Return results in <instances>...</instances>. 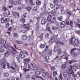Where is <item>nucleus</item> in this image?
I'll return each instance as SVG.
<instances>
[{
	"label": "nucleus",
	"mask_w": 80,
	"mask_h": 80,
	"mask_svg": "<svg viewBox=\"0 0 80 80\" xmlns=\"http://www.w3.org/2000/svg\"><path fill=\"white\" fill-rule=\"evenodd\" d=\"M67 72L68 73L69 75L74 74L73 72V71L72 70V66L71 65L70 67L68 68Z\"/></svg>",
	"instance_id": "1"
},
{
	"label": "nucleus",
	"mask_w": 80,
	"mask_h": 80,
	"mask_svg": "<svg viewBox=\"0 0 80 80\" xmlns=\"http://www.w3.org/2000/svg\"><path fill=\"white\" fill-rule=\"evenodd\" d=\"M73 44L74 45H78L79 44V41L77 39L75 40L73 42Z\"/></svg>",
	"instance_id": "2"
},
{
	"label": "nucleus",
	"mask_w": 80,
	"mask_h": 80,
	"mask_svg": "<svg viewBox=\"0 0 80 80\" xmlns=\"http://www.w3.org/2000/svg\"><path fill=\"white\" fill-rule=\"evenodd\" d=\"M72 69H74L75 70H77V69H80V67L79 66H77L75 65H74L72 67Z\"/></svg>",
	"instance_id": "3"
},
{
	"label": "nucleus",
	"mask_w": 80,
	"mask_h": 80,
	"mask_svg": "<svg viewBox=\"0 0 80 80\" xmlns=\"http://www.w3.org/2000/svg\"><path fill=\"white\" fill-rule=\"evenodd\" d=\"M60 27L61 28H64L65 27V22H61L60 24Z\"/></svg>",
	"instance_id": "4"
},
{
	"label": "nucleus",
	"mask_w": 80,
	"mask_h": 80,
	"mask_svg": "<svg viewBox=\"0 0 80 80\" xmlns=\"http://www.w3.org/2000/svg\"><path fill=\"white\" fill-rule=\"evenodd\" d=\"M16 67V63L15 62H13L12 64V67H11L10 68H11L12 69H15V68Z\"/></svg>",
	"instance_id": "5"
},
{
	"label": "nucleus",
	"mask_w": 80,
	"mask_h": 80,
	"mask_svg": "<svg viewBox=\"0 0 80 80\" xmlns=\"http://www.w3.org/2000/svg\"><path fill=\"white\" fill-rule=\"evenodd\" d=\"M13 16L17 15V17H19V13L18 12H13Z\"/></svg>",
	"instance_id": "6"
},
{
	"label": "nucleus",
	"mask_w": 80,
	"mask_h": 80,
	"mask_svg": "<svg viewBox=\"0 0 80 80\" xmlns=\"http://www.w3.org/2000/svg\"><path fill=\"white\" fill-rule=\"evenodd\" d=\"M1 64L3 66L2 67L3 68H4V69H5V64H4V62L3 61H2L1 62Z\"/></svg>",
	"instance_id": "7"
},
{
	"label": "nucleus",
	"mask_w": 80,
	"mask_h": 80,
	"mask_svg": "<svg viewBox=\"0 0 80 80\" xmlns=\"http://www.w3.org/2000/svg\"><path fill=\"white\" fill-rule=\"evenodd\" d=\"M46 20L45 19H42L41 21V23L42 25H44L46 23Z\"/></svg>",
	"instance_id": "8"
},
{
	"label": "nucleus",
	"mask_w": 80,
	"mask_h": 80,
	"mask_svg": "<svg viewBox=\"0 0 80 80\" xmlns=\"http://www.w3.org/2000/svg\"><path fill=\"white\" fill-rule=\"evenodd\" d=\"M35 73L36 75H40L41 73H42V72L40 71H37L35 72Z\"/></svg>",
	"instance_id": "9"
},
{
	"label": "nucleus",
	"mask_w": 80,
	"mask_h": 80,
	"mask_svg": "<svg viewBox=\"0 0 80 80\" xmlns=\"http://www.w3.org/2000/svg\"><path fill=\"white\" fill-rule=\"evenodd\" d=\"M26 10H28V11H30L31 10V7L30 6H27L25 8Z\"/></svg>",
	"instance_id": "10"
},
{
	"label": "nucleus",
	"mask_w": 80,
	"mask_h": 80,
	"mask_svg": "<svg viewBox=\"0 0 80 80\" xmlns=\"http://www.w3.org/2000/svg\"><path fill=\"white\" fill-rule=\"evenodd\" d=\"M58 8V5H56L54 6V10H57Z\"/></svg>",
	"instance_id": "11"
},
{
	"label": "nucleus",
	"mask_w": 80,
	"mask_h": 80,
	"mask_svg": "<svg viewBox=\"0 0 80 80\" xmlns=\"http://www.w3.org/2000/svg\"><path fill=\"white\" fill-rule=\"evenodd\" d=\"M52 17L51 15H49L47 18V20H48L49 21H50V20H52Z\"/></svg>",
	"instance_id": "12"
},
{
	"label": "nucleus",
	"mask_w": 80,
	"mask_h": 80,
	"mask_svg": "<svg viewBox=\"0 0 80 80\" xmlns=\"http://www.w3.org/2000/svg\"><path fill=\"white\" fill-rule=\"evenodd\" d=\"M61 67L62 69H65V68H66L67 67V65L66 64H63L62 65Z\"/></svg>",
	"instance_id": "13"
},
{
	"label": "nucleus",
	"mask_w": 80,
	"mask_h": 80,
	"mask_svg": "<svg viewBox=\"0 0 80 80\" xmlns=\"http://www.w3.org/2000/svg\"><path fill=\"white\" fill-rule=\"evenodd\" d=\"M10 55V52L8 51H7L5 53L4 55L6 56L7 57H8L9 55Z\"/></svg>",
	"instance_id": "14"
},
{
	"label": "nucleus",
	"mask_w": 80,
	"mask_h": 80,
	"mask_svg": "<svg viewBox=\"0 0 80 80\" xmlns=\"http://www.w3.org/2000/svg\"><path fill=\"white\" fill-rule=\"evenodd\" d=\"M20 56L21 58H24L25 57V55H23V53L22 52H20Z\"/></svg>",
	"instance_id": "15"
},
{
	"label": "nucleus",
	"mask_w": 80,
	"mask_h": 80,
	"mask_svg": "<svg viewBox=\"0 0 80 80\" xmlns=\"http://www.w3.org/2000/svg\"><path fill=\"white\" fill-rule=\"evenodd\" d=\"M58 50V48L57 46H55L54 49V52H57Z\"/></svg>",
	"instance_id": "16"
},
{
	"label": "nucleus",
	"mask_w": 80,
	"mask_h": 80,
	"mask_svg": "<svg viewBox=\"0 0 80 80\" xmlns=\"http://www.w3.org/2000/svg\"><path fill=\"white\" fill-rule=\"evenodd\" d=\"M13 37L14 38H17L18 37V34L16 32H15L13 34Z\"/></svg>",
	"instance_id": "17"
},
{
	"label": "nucleus",
	"mask_w": 80,
	"mask_h": 80,
	"mask_svg": "<svg viewBox=\"0 0 80 80\" xmlns=\"http://www.w3.org/2000/svg\"><path fill=\"white\" fill-rule=\"evenodd\" d=\"M28 26H29V24H25L24 25V27L25 28L29 29V28H28Z\"/></svg>",
	"instance_id": "18"
},
{
	"label": "nucleus",
	"mask_w": 80,
	"mask_h": 80,
	"mask_svg": "<svg viewBox=\"0 0 80 80\" xmlns=\"http://www.w3.org/2000/svg\"><path fill=\"white\" fill-rule=\"evenodd\" d=\"M36 4L38 5H40L41 4V2L39 1H37L36 2Z\"/></svg>",
	"instance_id": "19"
},
{
	"label": "nucleus",
	"mask_w": 80,
	"mask_h": 80,
	"mask_svg": "<svg viewBox=\"0 0 80 80\" xmlns=\"http://www.w3.org/2000/svg\"><path fill=\"white\" fill-rule=\"evenodd\" d=\"M22 38L23 40H26L27 38V37L25 35H24L22 37Z\"/></svg>",
	"instance_id": "20"
},
{
	"label": "nucleus",
	"mask_w": 80,
	"mask_h": 80,
	"mask_svg": "<svg viewBox=\"0 0 80 80\" xmlns=\"http://www.w3.org/2000/svg\"><path fill=\"white\" fill-rule=\"evenodd\" d=\"M50 14H52V15H55V12H53V11H52L49 12Z\"/></svg>",
	"instance_id": "21"
},
{
	"label": "nucleus",
	"mask_w": 80,
	"mask_h": 80,
	"mask_svg": "<svg viewBox=\"0 0 80 80\" xmlns=\"http://www.w3.org/2000/svg\"><path fill=\"white\" fill-rule=\"evenodd\" d=\"M16 42H17V43L18 44L20 45V44H22V42L20 41H16Z\"/></svg>",
	"instance_id": "22"
},
{
	"label": "nucleus",
	"mask_w": 80,
	"mask_h": 80,
	"mask_svg": "<svg viewBox=\"0 0 80 80\" xmlns=\"http://www.w3.org/2000/svg\"><path fill=\"white\" fill-rule=\"evenodd\" d=\"M63 75L64 77H67V72H63Z\"/></svg>",
	"instance_id": "23"
},
{
	"label": "nucleus",
	"mask_w": 80,
	"mask_h": 80,
	"mask_svg": "<svg viewBox=\"0 0 80 80\" xmlns=\"http://www.w3.org/2000/svg\"><path fill=\"white\" fill-rule=\"evenodd\" d=\"M31 66L32 67H35V64L33 62H32L31 64Z\"/></svg>",
	"instance_id": "24"
},
{
	"label": "nucleus",
	"mask_w": 80,
	"mask_h": 80,
	"mask_svg": "<svg viewBox=\"0 0 80 80\" xmlns=\"http://www.w3.org/2000/svg\"><path fill=\"white\" fill-rule=\"evenodd\" d=\"M80 76V73L79 72H77L76 74V77H79Z\"/></svg>",
	"instance_id": "25"
},
{
	"label": "nucleus",
	"mask_w": 80,
	"mask_h": 80,
	"mask_svg": "<svg viewBox=\"0 0 80 80\" xmlns=\"http://www.w3.org/2000/svg\"><path fill=\"white\" fill-rule=\"evenodd\" d=\"M55 38L54 37H52L51 39V42H53L55 41Z\"/></svg>",
	"instance_id": "26"
},
{
	"label": "nucleus",
	"mask_w": 80,
	"mask_h": 80,
	"mask_svg": "<svg viewBox=\"0 0 80 80\" xmlns=\"http://www.w3.org/2000/svg\"><path fill=\"white\" fill-rule=\"evenodd\" d=\"M58 20H60V21H62V16H61L60 17H58Z\"/></svg>",
	"instance_id": "27"
},
{
	"label": "nucleus",
	"mask_w": 80,
	"mask_h": 80,
	"mask_svg": "<svg viewBox=\"0 0 80 80\" xmlns=\"http://www.w3.org/2000/svg\"><path fill=\"white\" fill-rule=\"evenodd\" d=\"M24 60L25 62H28L30 61V59L29 58L28 59H24Z\"/></svg>",
	"instance_id": "28"
},
{
	"label": "nucleus",
	"mask_w": 80,
	"mask_h": 80,
	"mask_svg": "<svg viewBox=\"0 0 80 80\" xmlns=\"http://www.w3.org/2000/svg\"><path fill=\"white\" fill-rule=\"evenodd\" d=\"M35 77L37 78H41V79H42V80H43V79L41 77H40L37 75Z\"/></svg>",
	"instance_id": "29"
},
{
	"label": "nucleus",
	"mask_w": 80,
	"mask_h": 80,
	"mask_svg": "<svg viewBox=\"0 0 80 80\" xmlns=\"http://www.w3.org/2000/svg\"><path fill=\"white\" fill-rule=\"evenodd\" d=\"M45 47V46L44 44H42L40 46V48H44Z\"/></svg>",
	"instance_id": "30"
},
{
	"label": "nucleus",
	"mask_w": 80,
	"mask_h": 80,
	"mask_svg": "<svg viewBox=\"0 0 80 80\" xmlns=\"http://www.w3.org/2000/svg\"><path fill=\"white\" fill-rule=\"evenodd\" d=\"M47 72H44L43 73L42 75L43 76V77H45L47 75Z\"/></svg>",
	"instance_id": "31"
},
{
	"label": "nucleus",
	"mask_w": 80,
	"mask_h": 80,
	"mask_svg": "<svg viewBox=\"0 0 80 80\" xmlns=\"http://www.w3.org/2000/svg\"><path fill=\"white\" fill-rule=\"evenodd\" d=\"M2 44L5 45V44L6 43V41L4 40H2Z\"/></svg>",
	"instance_id": "32"
},
{
	"label": "nucleus",
	"mask_w": 80,
	"mask_h": 80,
	"mask_svg": "<svg viewBox=\"0 0 80 80\" xmlns=\"http://www.w3.org/2000/svg\"><path fill=\"white\" fill-rule=\"evenodd\" d=\"M52 29H53V30H57L58 28L55 26H53L52 28Z\"/></svg>",
	"instance_id": "33"
},
{
	"label": "nucleus",
	"mask_w": 80,
	"mask_h": 80,
	"mask_svg": "<svg viewBox=\"0 0 80 80\" xmlns=\"http://www.w3.org/2000/svg\"><path fill=\"white\" fill-rule=\"evenodd\" d=\"M21 20L23 23H25V18H22L21 19Z\"/></svg>",
	"instance_id": "34"
},
{
	"label": "nucleus",
	"mask_w": 80,
	"mask_h": 80,
	"mask_svg": "<svg viewBox=\"0 0 80 80\" xmlns=\"http://www.w3.org/2000/svg\"><path fill=\"white\" fill-rule=\"evenodd\" d=\"M5 22V20H4V18H1V23H3V22Z\"/></svg>",
	"instance_id": "35"
},
{
	"label": "nucleus",
	"mask_w": 80,
	"mask_h": 80,
	"mask_svg": "<svg viewBox=\"0 0 80 80\" xmlns=\"http://www.w3.org/2000/svg\"><path fill=\"white\" fill-rule=\"evenodd\" d=\"M56 74H57V71H54L53 72V76H55Z\"/></svg>",
	"instance_id": "36"
},
{
	"label": "nucleus",
	"mask_w": 80,
	"mask_h": 80,
	"mask_svg": "<svg viewBox=\"0 0 80 80\" xmlns=\"http://www.w3.org/2000/svg\"><path fill=\"white\" fill-rule=\"evenodd\" d=\"M76 50V48H74L72 49L70 53H71L72 54V53H73V51H74V50Z\"/></svg>",
	"instance_id": "37"
},
{
	"label": "nucleus",
	"mask_w": 80,
	"mask_h": 80,
	"mask_svg": "<svg viewBox=\"0 0 80 80\" xmlns=\"http://www.w3.org/2000/svg\"><path fill=\"white\" fill-rule=\"evenodd\" d=\"M48 46L46 45L45 49L44 50L45 52H46V51L48 50Z\"/></svg>",
	"instance_id": "38"
},
{
	"label": "nucleus",
	"mask_w": 80,
	"mask_h": 80,
	"mask_svg": "<svg viewBox=\"0 0 80 80\" xmlns=\"http://www.w3.org/2000/svg\"><path fill=\"white\" fill-rule=\"evenodd\" d=\"M2 10L5 12V11H6V10H7L8 9L4 7L2 8Z\"/></svg>",
	"instance_id": "39"
},
{
	"label": "nucleus",
	"mask_w": 80,
	"mask_h": 80,
	"mask_svg": "<svg viewBox=\"0 0 80 80\" xmlns=\"http://www.w3.org/2000/svg\"><path fill=\"white\" fill-rule=\"evenodd\" d=\"M47 30H48V31H49V33H52V31H50V28L49 27H48V28Z\"/></svg>",
	"instance_id": "40"
},
{
	"label": "nucleus",
	"mask_w": 80,
	"mask_h": 80,
	"mask_svg": "<svg viewBox=\"0 0 80 80\" xmlns=\"http://www.w3.org/2000/svg\"><path fill=\"white\" fill-rule=\"evenodd\" d=\"M70 22L71 26V27H72V26H73V22L72 21H70Z\"/></svg>",
	"instance_id": "41"
},
{
	"label": "nucleus",
	"mask_w": 80,
	"mask_h": 80,
	"mask_svg": "<svg viewBox=\"0 0 80 80\" xmlns=\"http://www.w3.org/2000/svg\"><path fill=\"white\" fill-rule=\"evenodd\" d=\"M4 20L6 22H8V21H9V19L5 18Z\"/></svg>",
	"instance_id": "42"
},
{
	"label": "nucleus",
	"mask_w": 80,
	"mask_h": 80,
	"mask_svg": "<svg viewBox=\"0 0 80 80\" xmlns=\"http://www.w3.org/2000/svg\"><path fill=\"white\" fill-rule=\"evenodd\" d=\"M39 68L38 67L35 68L34 69V70L35 71V70H38L39 69Z\"/></svg>",
	"instance_id": "43"
},
{
	"label": "nucleus",
	"mask_w": 80,
	"mask_h": 80,
	"mask_svg": "<svg viewBox=\"0 0 80 80\" xmlns=\"http://www.w3.org/2000/svg\"><path fill=\"white\" fill-rule=\"evenodd\" d=\"M27 13H25L22 15L23 17H27Z\"/></svg>",
	"instance_id": "44"
},
{
	"label": "nucleus",
	"mask_w": 80,
	"mask_h": 80,
	"mask_svg": "<svg viewBox=\"0 0 80 80\" xmlns=\"http://www.w3.org/2000/svg\"><path fill=\"white\" fill-rule=\"evenodd\" d=\"M72 55H73L75 57H76V56H77V53H76L75 52H74L73 53V54H72Z\"/></svg>",
	"instance_id": "45"
},
{
	"label": "nucleus",
	"mask_w": 80,
	"mask_h": 80,
	"mask_svg": "<svg viewBox=\"0 0 80 80\" xmlns=\"http://www.w3.org/2000/svg\"><path fill=\"white\" fill-rule=\"evenodd\" d=\"M4 75L5 77H8V75H9L8 73H5Z\"/></svg>",
	"instance_id": "46"
},
{
	"label": "nucleus",
	"mask_w": 80,
	"mask_h": 80,
	"mask_svg": "<svg viewBox=\"0 0 80 80\" xmlns=\"http://www.w3.org/2000/svg\"><path fill=\"white\" fill-rule=\"evenodd\" d=\"M73 42V38H71L70 40V42L72 44V45H73V43H72Z\"/></svg>",
	"instance_id": "47"
},
{
	"label": "nucleus",
	"mask_w": 80,
	"mask_h": 80,
	"mask_svg": "<svg viewBox=\"0 0 80 80\" xmlns=\"http://www.w3.org/2000/svg\"><path fill=\"white\" fill-rule=\"evenodd\" d=\"M50 22V23H54V22H55V21H52V20H50L49 21Z\"/></svg>",
	"instance_id": "48"
},
{
	"label": "nucleus",
	"mask_w": 80,
	"mask_h": 80,
	"mask_svg": "<svg viewBox=\"0 0 80 80\" xmlns=\"http://www.w3.org/2000/svg\"><path fill=\"white\" fill-rule=\"evenodd\" d=\"M26 78H30V75H27L26 76Z\"/></svg>",
	"instance_id": "49"
},
{
	"label": "nucleus",
	"mask_w": 80,
	"mask_h": 80,
	"mask_svg": "<svg viewBox=\"0 0 80 80\" xmlns=\"http://www.w3.org/2000/svg\"><path fill=\"white\" fill-rule=\"evenodd\" d=\"M50 7H51V8H53V5L52 4H50Z\"/></svg>",
	"instance_id": "50"
},
{
	"label": "nucleus",
	"mask_w": 80,
	"mask_h": 80,
	"mask_svg": "<svg viewBox=\"0 0 80 80\" xmlns=\"http://www.w3.org/2000/svg\"><path fill=\"white\" fill-rule=\"evenodd\" d=\"M55 68L53 67H52L51 68V69L52 70H54Z\"/></svg>",
	"instance_id": "51"
},
{
	"label": "nucleus",
	"mask_w": 80,
	"mask_h": 80,
	"mask_svg": "<svg viewBox=\"0 0 80 80\" xmlns=\"http://www.w3.org/2000/svg\"><path fill=\"white\" fill-rule=\"evenodd\" d=\"M54 3L56 5H57V3H58V2L57 0H55L54 1Z\"/></svg>",
	"instance_id": "52"
},
{
	"label": "nucleus",
	"mask_w": 80,
	"mask_h": 80,
	"mask_svg": "<svg viewBox=\"0 0 80 80\" xmlns=\"http://www.w3.org/2000/svg\"><path fill=\"white\" fill-rule=\"evenodd\" d=\"M17 2V4H19V3H20V0H18V1H16Z\"/></svg>",
	"instance_id": "53"
},
{
	"label": "nucleus",
	"mask_w": 80,
	"mask_h": 80,
	"mask_svg": "<svg viewBox=\"0 0 80 80\" xmlns=\"http://www.w3.org/2000/svg\"><path fill=\"white\" fill-rule=\"evenodd\" d=\"M59 78L61 79L62 80L63 79V78L62 77V74L61 73L60 75H59Z\"/></svg>",
	"instance_id": "54"
},
{
	"label": "nucleus",
	"mask_w": 80,
	"mask_h": 80,
	"mask_svg": "<svg viewBox=\"0 0 80 80\" xmlns=\"http://www.w3.org/2000/svg\"><path fill=\"white\" fill-rule=\"evenodd\" d=\"M37 6L34 7L33 8V10H37Z\"/></svg>",
	"instance_id": "55"
},
{
	"label": "nucleus",
	"mask_w": 80,
	"mask_h": 80,
	"mask_svg": "<svg viewBox=\"0 0 80 80\" xmlns=\"http://www.w3.org/2000/svg\"><path fill=\"white\" fill-rule=\"evenodd\" d=\"M10 3L11 4H13V1L11 0L10 1Z\"/></svg>",
	"instance_id": "56"
},
{
	"label": "nucleus",
	"mask_w": 80,
	"mask_h": 80,
	"mask_svg": "<svg viewBox=\"0 0 80 80\" xmlns=\"http://www.w3.org/2000/svg\"><path fill=\"white\" fill-rule=\"evenodd\" d=\"M31 79L32 80H36V78H35L34 77H32V78H31Z\"/></svg>",
	"instance_id": "57"
},
{
	"label": "nucleus",
	"mask_w": 80,
	"mask_h": 80,
	"mask_svg": "<svg viewBox=\"0 0 80 80\" xmlns=\"http://www.w3.org/2000/svg\"><path fill=\"white\" fill-rule=\"evenodd\" d=\"M3 16L4 17H7L8 16V15H7V14L6 13L4 14Z\"/></svg>",
	"instance_id": "58"
},
{
	"label": "nucleus",
	"mask_w": 80,
	"mask_h": 80,
	"mask_svg": "<svg viewBox=\"0 0 80 80\" xmlns=\"http://www.w3.org/2000/svg\"><path fill=\"white\" fill-rule=\"evenodd\" d=\"M66 24H67V25H70V22H69V21H66Z\"/></svg>",
	"instance_id": "59"
},
{
	"label": "nucleus",
	"mask_w": 80,
	"mask_h": 80,
	"mask_svg": "<svg viewBox=\"0 0 80 80\" xmlns=\"http://www.w3.org/2000/svg\"><path fill=\"white\" fill-rule=\"evenodd\" d=\"M48 36H49V34H47L45 35V37L46 38H48Z\"/></svg>",
	"instance_id": "60"
},
{
	"label": "nucleus",
	"mask_w": 80,
	"mask_h": 80,
	"mask_svg": "<svg viewBox=\"0 0 80 80\" xmlns=\"http://www.w3.org/2000/svg\"><path fill=\"white\" fill-rule=\"evenodd\" d=\"M45 59H47V60H48V59H49V56H47L45 58Z\"/></svg>",
	"instance_id": "61"
},
{
	"label": "nucleus",
	"mask_w": 80,
	"mask_h": 80,
	"mask_svg": "<svg viewBox=\"0 0 80 80\" xmlns=\"http://www.w3.org/2000/svg\"><path fill=\"white\" fill-rule=\"evenodd\" d=\"M9 25H10V24H9V23H8L6 24V26L7 27H9Z\"/></svg>",
	"instance_id": "62"
},
{
	"label": "nucleus",
	"mask_w": 80,
	"mask_h": 80,
	"mask_svg": "<svg viewBox=\"0 0 80 80\" xmlns=\"http://www.w3.org/2000/svg\"><path fill=\"white\" fill-rule=\"evenodd\" d=\"M12 27H10L8 29V30H9V31H10V30H12Z\"/></svg>",
	"instance_id": "63"
},
{
	"label": "nucleus",
	"mask_w": 80,
	"mask_h": 80,
	"mask_svg": "<svg viewBox=\"0 0 80 80\" xmlns=\"http://www.w3.org/2000/svg\"><path fill=\"white\" fill-rule=\"evenodd\" d=\"M78 23L80 22V19H78Z\"/></svg>",
	"instance_id": "64"
}]
</instances>
